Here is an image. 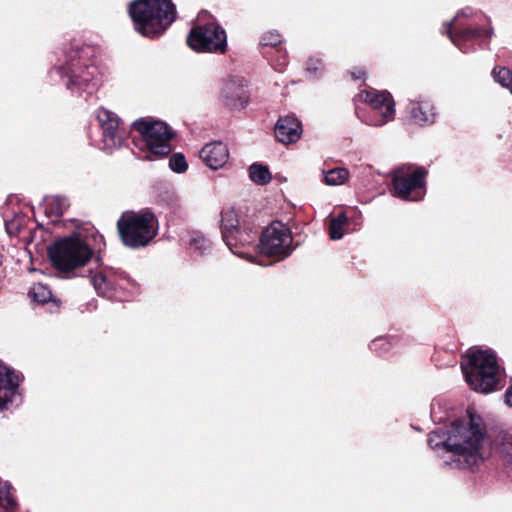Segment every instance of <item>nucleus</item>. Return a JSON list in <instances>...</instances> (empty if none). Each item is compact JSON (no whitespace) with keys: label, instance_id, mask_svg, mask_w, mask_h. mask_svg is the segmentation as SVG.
<instances>
[{"label":"nucleus","instance_id":"nucleus-37","mask_svg":"<svg viewBox=\"0 0 512 512\" xmlns=\"http://www.w3.org/2000/svg\"><path fill=\"white\" fill-rule=\"evenodd\" d=\"M506 452L503 455V464L507 469L508 476H512V445L506 447L505 445L502 448V453Z\"/></svg>","mask_w":512,"mask_h":512},{"label":"nucleus","instance_id":"nucleus-19","mask_svg":"<svg viewBox=\"0 0 512 512\" xmlns=\"http://www.w3.org/2000/svg\"><path fill=\"white\" fill-rule=\"evenodd\" d=\"M230 157L227 145L221 141L207 143L200 151V158L207 167L218 170L225 166Z\"/></svg>","mask_w":512,"mask_h":512},{"label":"nucleus","instance_id":"nucleus-12","mask_svg":"<svg viewBox=\"0 0 512 512\" xmlns=\"http://www.w3.org/2000/svg\"><path fill=\"white\" fill-rule=\"evenodd\" d=\"M293 237L289 228L279 221L266 227L259 238V250L267 256L284 259L291 255Z\"/></svg>","mask_w":512,"mask_h":512},{"label":"nucleus","instance_id":"nucleus-32","mask_svg":"<svg viewBox=\"0 0 512 512\" xmlns=\"http://www.w3.org/2000/svg\"><path fill=\"white\" fill-rule=\"evenodd\" d=\"M95 117L102 131H104L106 127L116 125V122L120 120L116 113L103 107L97 109L95 112Z\"/></svg>","mask_w":512,"mask_h":512},{"label":"nucleus","instance_id":"nucleus-14","mask_svg":"<svg viewBox=\"0 0 512 512\" xmlns=\"http://www.w3.org/2000/svg\"><path fill=\"white\" fill-rule=\"evenodd\" d=\"M406 112L412 124L425 127L433 124L436 118L435 106L431 99L419 96L409 100L406 105Z\"/></svg>","mask_w":512,"mask_h":512},{"label":"nucleus","instance_id":"nucleus-16","mask_svg":"<svg viewBox=\"0 0 512 512\" xmlns=\"http://www.w3.org/2000/svg\"><path fill=\"white\" fill-rule=\"evenodd\" d=\"M221 98L226 106L234 110L243 109L249 100L246 84L242 79L228 80L222 90Z\"/></svg>","mask_w":512,"mask_h":512},{"label":"nucleus","instance_id":"nucleus-30","mask_svg":"<svg viewBox=\"0 0 512 512\" xmlns=\"http://www.w3.org/2000/svg\"><path fill=\"white\" fill-rule=\"evenodd\" d=\"M495 82L512 94V71L504 66H495L491 72Z\"/></svg>","mask_w":512,"mask_h":512},{"label":"nucleus","instance_id":"nucleus-11","mask_svg":"<svg viewBox=\"0 0 512 512\" xmlns=\"http://www.w3.org/2000/svg\"><path fill=\"white\" fill-rule=\"evenodd\" d=\"M360 98L366 103V111L359 118L367 125L381 127L395 117V103L386 91L365 90Z\"/></svg>","mask_w":512,"mask_h":512},{"label":"nucleus","instance_id":"nucleus-7","mask_svg":"<svg viewBox=\"0 0 512 512\" xmlns=\"http://www.w3.org/2000/svg\"><path fill=\"white\" fill-rule=\"evenodd\" d=\"M132 127L140 134V138L135 142L136 146L149 152V155L145 156L146 159L152 160L151 156L164 157L171 152L174 133L165 122L153 118H140L132 123Z\"/></svg>","mask_w":512,"mask_h":512},{"label":"nucleus","instance_id":"nucleus-23","mask_svg":"<svg viewBox=\"0 0 512 512\" xmlns=\"http://www.w3.org/2000/svg\"><path fill=\"white\" fill-rule=\"evenodd\" d=\"M0 512H24L15 498L13 487L7 481H0Z\"/></svg>","mask_w":512,"mask_h":512},{"label":"nucleus","instance_id":"nucleus-40","mask_svg":"<svg viewBox=\"0 0 512 512\" xmlns=\"http://www.w3.org/2000/svg\"><path fill=\"white\" fill-rule=\"evenodd\" d=\"M352 77L355 79V80H358V79H361L362 76L364 75V72L361 71V70H358L357 72H352L351 73Z\"/></svg>","mask_w":512,"mask_h":512},{"label":"nucleus","instance_id":"nucleus-28","mask_svg":"<svg viewBox=\"0 0 512 512\" xmlns=\"http://www.w3.org/2000/svg\"><path fill=\"white\" fill-rule=\"evenodd\" d=\"M251 181L258 185H265L271 181V173L266 165L253 163L249 167Z\"/></svg>","mask_w":512,"mask_h":512},{"label":"nucleus","instance_id":"nucleus-38","mask_svg":"<svg viewBox=\"0 0 512 512\" xmlns=\"http://www.w3.org/2000/svg\"><path fill=\"white\" fill-rule=\"evenodd\" d=\"M440 403L439 402H433L431 405V417L434 422H442L444 421V417L440 414Z\"/></svg>","mask_w":512,"mask_h":512},{"label":"nucleus","instance_id":"nucleus-1","mask_svg":"<svg viewBox=\"0 0 512 512\" xmlns=\"http://www.w3.org/2000/svg\"><path fill=\"white\" fill-rule=\"evenodd\" d=\"M428 445L442 459L443 465L473 470L487 456L489 440L482 418L468 412L467 417L432 431Z\"/></svg>","mask_w":512,"mask_h":512},{"label":"nucleus","instance_id":"nucleus-41","mask_svg":"<svg viewBox=\"0 0 512 512\" xmlns=\"http://www.w3.org/2000/svg\"><path fill=\"white\" fill-rule=\"evenodd\" d=\"M286 64V60L285 58L283 59V62L281 63L282 66H284Z\"/></svg>","mask_w":512,"mask_h":512},{"label":"nucleus","instance_id":"nucleus-24","mask_svg":"<svg viewBox=\"0 0 512 512\" xmlns=\"http://www.w3.org/2000/svg\"><path fill=\"white\" fill-rule=\"evenodd\" d=\"M189 249L200 255L207 254L212 249L211 241L200 232H192L187 240Z\"/></svg>","mask_w":512,"mask_h":512},{"label":"nucleus","instance_id":"nucleus-35","mask_svg":"<svg viewBox=\"0 0 512 512\" xmlns=\"http://www.w3.org/2000/svg\"><path fill=\"white\" fill-rule=\"evenodd\" d=\"M169 167L176 173H184L188 168L185 156L182 153L173 154L169 159Z\"/></svg>","mask_w":512,"mask_h":512},{"label":"nucleus","instance_id":"nucleus-39","mask_svg":"<svg viewBox=\"0 0 512 512\" xmlns=\"http://www.w3.org/2000/svg\"><path fill=\"white\" fill-rule=\"evenodd\" d=\"M504 402L507 406L512 407V384L506 389L504 393Z\"/></svg>","mask_w":512,"mask_h":512},{"label":"nucleus","instance_id":"nucleus-3","mask_svg":"<svg viewBox=\"0 0 512 512\" xmlns=\"http://www.w3.org/2000/svg\"><path fill=\"white\" fill-rule=\"evenodd\" d=\"M445 33L462 53L468 54L474 52L483 40L489 41L494 29L484 13L465 7L447 24Z\"/></svg>","mask_w":512,"mask_h":512},{"label":"nucleus","instance_id":"nucleus-2","mask_svg":"<svg viewBox=\"0 0 512 512\" xmlns=\"http://www.w3.org/2000/svg\"><path fill=\"white\" fill-rule=\"evenodd\" d=\"M95 49L86 44L74 43L63 50L49 71L53 82H61L73 95L87 100L94 95L101 83L102 74L94 61Z\"/></svg>","mask_w":512,"mask_h":512},{"label":"nucleus","instance_id":"nucleus-18","mask_svg":"<svg viewBox=\"0 0 512 512\" xmlns=\"http://www.w3.org/2000/svg\"><path fill=\"white\" fill-rule=\"evenodd\" d=\"M116 276L113 269H100L96 272L89 271L90 282L99 296L108 299H116Z\"/></svg>","mask_w":512,"mask_h":512},{"label":"nucleus","instance_id":"nucleus-13","mask_svg":"<svg viewBox=\"0 0 512 512\" xmlns=\"http://www.w3.org/2000/svg\"><path fill=\"white\" fill-rule=\"evenodd\" d=\"M22 374L0 360V411L21 402Z\"/></svg>","mask_w":512,"mask_h":512},{"label":"nucleus","instance_id":"nucleus-26","mask_svg":"<svg viewBox=\"0 0 512 512\" xmlns=\"http://www.w3.org/2000/svg\"><path fill=\"white\" fill-rule=\"evenodd\" d=\"M324 182L329 186L343 185L349 178V171L344 167H336L323 171Z\"/></svg>","mask_w":512,"mask_h":512},{"label":"nucleus","instance_id":"nucleus-10","mask_svg":"<svg viewBox=\"0 0 512 512\" xmlns=\"http://www.w3.org/2000/svg\"><path fill=\"white\" fill-rule=\"evenodd\" d=\"M187 44L196 52L224 54L227 50V35L215 20L199 22L191 28Z\"/></svg>","mask_w":512,"mask_h":512},{"label":"nucleus","instance_id":"nucleus-22","mask_svg":"<svg viewBox=\"0 0 512 512\" xmlns=\"http://www.w3.org/2000/svg\"><path fill=\"white\" fill-rule=\"evenodd\" d=\"M241 226L238 213L234 208L222 210L220 227L223 241H231L232 233Z\"/></svg>","mask_w":512,"mask_h":512},{"label":"nucleus","instance_id":"nucleus-8","mask_svg":"<svg viewBox=\"0 0 512 512\" xmlns=\"http://www.w3.org/2000/svg\"><path fill=\"white\" fill-rule=\"evenodd\" d=\"M48 253L53 266L67 274L83 267L93 255L90 246L79 236H70L56 241L49 248Z\"/></svg>","mask_w":512,"mask_h":512},{"label":"nucleus","instance_id":"nucleus-4","mask_svg":"<svg viewBox=\"0 0 512 512\" xmlns=\"http://www.w3.org/2000/svg\"><path fill=\"white\" fill-rule=\"evenodd\" d=\"M135 31L155 39L160 37L176 19L172 0H134L128 7Z\"/></svg>","mask_w":512,"mask_h":512},{"label":"nucleus","instance_id":"nucleus-6","mask_svg":"<svg viewBox=\"0 0 512 512\" xmlns=\"http://www.w3.org/2000/svg\"><path fill=\"white\" fill-rule=\"evenodd\" d=\"M122 243L133 249L147 246L158 234V222L151 211H125L117 221Z\"/></svg>","mask_w":512,"mask_h":512},{"label":"nucleus","instance_id":"nucleus-17","mask_svg":"<svg viewBox=\"0 0 512 512\" xmlns=\"http://www.w3.org/2000/svg\"><path fill=\"white\" fill-rule=\"evenodd\" d=\"M277 140L285 145L296 143L302 135V124L295 115L281 116L274 128Z\"/></svg>","mask_w":512,"mask_h":512},{"label":"nucleus","instance_id":"nucleus-27","mask_svg":"<svg viewBox=\"0 0 512 512\" xmlns=\"http://www.w3.org/2000/svg\"><path fill=\"white\" fill-rule=\"evenodd\" d=\"M44 204L46 211L56 216L63 215L69 206L67 198L59 195L45 197Z\"/></svg>","mask_w":512,"mask_h":512},{"label":"nucleus","instance_id":"nucleus-21","mask_svg":"<svg viewBox=\"0 0 512 512\" xmlns=\"http://www.w3.org/2000/svg\"><path fill=\"white\" fill-rule=\"evenodd\" d=\"M126 137V132L121 126V121L118 120L116 125L106 127L102 131L103 148L107 151H112L122 146Z\"/></svg>","mask_w":512,"mask_h":512},{"label":"nucleus","instance_id":"nucleus-25","mask_svg":"<svg viewBox=\"0 0 512 512\" xmlns=\"http://www.w3.org/2000/svg\"><path fill=\"white\" fill-rule=\"evenodd\" d=\"M27 223L28 217L21 212L14 213L12 217H9L8 215L5 217L6 231L11 236L18 235Z\"/></svg>","mask_w":512,"mask_h":512},{"label":"nucleus","instance_id":"nucleus-5","mask_svg":"<svg viewBox=\"0 0 512 512\" xmlns=\"http://www.w3.org/2000/svg\"><path fill=\"white\" fill-rule=\"evenodd\" d=\"M461 369L467 383L476 392L488 394L500 385L502 371L492 350L470 351L461 362Z\"/></svg>","mask_w":512,"mask_h":512},{"label":"nucleus","instance_id":"nucleus-20","mask_svg":"<svg viewBox=\"0 0 512 512\" xmlns=\"http://www.w3.org/2000/svg\"><path fill=\"white\" fill-rule=\"evenodd\" d=\"M29 296L35 303L46 305L51 313L57 312L60 308V300L53 296L45 284L35 283L29 291Z\"/></svg>","mask_w":512,"mask_h":512},{"label":"nucleus","instance_id":"nucleus-36","mask_svg":"<svg viewBox=\"0 0 512 512\" xmlns=\"http://www.w3.org/2000/svg\"><path fill=\"white\" fill-rule=\"evenodd\" d=\"M324 68V64L320 58L317 57H311L309 58L307 65H306V71L312 76V77H318L321 75Z\"/></svg>","mask_w":512,"mask_h":512},{"label":"nucleus","instance_id":"nucleus-31","mask_svg":"<svg viewBox=\"0 0 512 512\" xmlns=\"http://www.w3.org/2000/svg\"><path fill=\"white\" fill-rule=\"evenodd\" d=\"M396 342L397 339L395 337L380 336L370 342L369 348L373 352L383 354L388 352L396 344Z\"/></svg>","mask_w":512,"mask_h":512},{"label":"nucleus","instance_id":"nucleus-15","mask_svg":"<svg viewBox=\"0 0 512 512\" xmlns=\"http://www.w3.org/2000/svg\"><path fill=\"white\" fill-rule=\"evenodd\" d=\"M258 234L259 232L256 228L248 224H242L241 227L232 233L231 238L233 239L231 241L224 242L233 254L253 262V256L250 255L245 249L247 247L253 246L256 243Z\"/></svg>","mask_w":512,"mask_h":512},{"label":"nucleus","instance_id":"nucleus-29","mask_svg":"<svg viewBox=\"0 0 512 512\" xmlns=\"http://www.w3.org/2000/svg\"><path fill=\"white\" fill-rule=\"evenodd\" d=\"M348 224L346 213L341 212L330 220L329 236L332 240H339L344 236V227Z\"/></svg>","mask_w":512,"mask_h":512},{"label":"nucleus","instance_id":"nucleus-33","mask_svg":"<svg viewBox=\"0 0 512 512\" xmlns=\"http://www.w3.org/2000/svg\"><path fill=\"white\" fill-rule=\"evenodd\" d=\"M116 290L127 291L128 293H133L136 291L138 285L129 275L125 272L117 271L116 276Z\"/></svg>","mask_w":512,"mask_h":512},{"label":"nucleus","instance_id":"nucleus-34","mask_svg":"<svg viewBox=\"0 0 512 512\" xmlns=\"http://www.w3.org/2000/svg\"><path fill=\"white\" fill-rule=\"evenodd\" d=\"M283 42L281 34L276 30L264 32L260 37V45L262 47H277Z\"/></svg>","mask_w":512,"mask_h":512},{"label":"nucleus","instance_id":"nucleus-9","mask_svg":"<svg viewBox=\"0 0 512 512\" xmlns=\"http://www.w3.org/2000/svg\"><path fill=\"white\" fill-rule=\"evenodd\" d=\"M428 171L423 166L403 164L392 172L394 195L405 201H420L426 194Z\"/></svg>","mask_w":512,"mask_h":512}]
</instances>
